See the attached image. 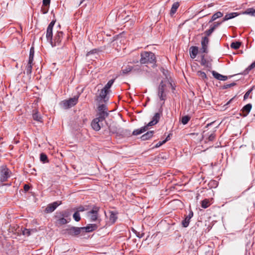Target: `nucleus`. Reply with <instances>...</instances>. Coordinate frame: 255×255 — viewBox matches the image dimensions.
Returning <instances> with one entry per match:
<instances>
[{
    "label": "nucleus",
    "mask_w": 255,
    "mask_h": 255,
    "mask_svg": "<svg viewBox=\"0 0 255 255\" xmlns=\"http://www.w3.org/2000/svg\"><path fill=\"white\" fill-rule=\"evenodd\" d=\"M55 23V21L54 20L51 21L47 28L46 34L47 40L50 42L52 47L60 45L63 36L62 31H57L53 39L52 30Z\"/></svg>",
    "instance_id": "obj_1"
},
{
    "label": "nucleus",
    "mask_w": 255,
    "mask_h": 255,
    "mask_svg": "<svg viewBox=\"0 0 255 255\" xmlns=\"http://www.w3.org/2000/svg\"><path fill=\"white\" fill-rule=\"evenodd\" d=\"M140 63L141 64H155L156 60L155 54L150 51H144L140 53Z\"/></svg>",
    "instance_id": "obj_2"
},
{
    "label": "nucleus",
    "mask_w": 255,
    "mask_h": 255,
    "mask_svg": "<svg viewBox=\"0 0 255 255\" xmlns=\"http://www.w3.org/2000/svg\"><path fill=\"white\" fill-rule=\"evenodd\" d=\"M109 116L108 108L105 104H100L98 107L97 117L105 121L106 118Z\"/></svg>",
    "instance_id": "obj_3"
},
{
    "label": "nucleus",
    "mask_w": 255,
    "mask_h": 255,
    "mask_svg": "<svg viewBox=\"0 0 255 255\" xmlns=\"http://www.w3.org/2000/svg\"><path fill=\"white\" fill-rule=\"evenodd\" d=\"M81 227H68L62 231V234L71 236H77L80 234L82 231Z\"/></svg>",
    "instance_id": "obj_4"
},
{
    "label": "nucleus",
    "mask_w": 255,
    "mask_h": 255,
    "mask_svg": "<svg viewBox=\"0 0 255 255\" xmlns=\"http://www.w3.org/2000/svg\"><path fill=\"white\" fill-rule=\"evenodd\" d=\"M100 207L94 206L92 210L87 213V217L90 219L91 222H95L99 220Z\"/></svg>",
    "instance_id": "obj_5"
},
{
    "label": "nucleus",
    "mask_w": 255,
    "mask_h": 255,
    "mask_svg": "<svg viewBox=\"0 0 255 255\" xmlns=\"http://www.w3.org/2000/svg\"><path fill=\"white\" fill-rule=\"evenodd\" d=\"M11 172L5 165H2L0 167V181L5 182L10 176Z\"/></svg>",
    "instance_id": "obj_6"
},
{
    "label": "nucleus",
    "mask_w": 255,
    "mask_h": 255,
    "mask_svg": "<svg viewBox=\"0 0 255 255\" xmlns=\"http://www.w3.org/2000/svg\"><path fill=\"white\" fill-rule=\"evenodd\" d=\"M78 98L79 96H75L68 100L62 101L61 105L65 109H68L76 105L78 101Z\"/></svg>",
    "instance_id": "obj_7"
},
{
    "label": "nucleus",
    "mask_w": 255,
    "mask_h": 255,
    "mask_svg": "<svg viewBox=\"0 0 255 255\" xmlns=\"http://www.w3.org/2000/svg\"><path fill=\"white\" fill-rule=\"evenodd\" d=\"M166 86L165 84L163 83V81H161L159 85L158 96L161 101H165L166 97L165 91L166 90Z\"/></svg>",
    "instance_id": "obj_8"
},
{
    "label": "nucleus",
    "mask_w": 255,
    "mask_h": 255,
    "mask_svg": "<svg viewBox=\"0 0 255 255\" xmlns=\"http://www.w3.org/2000/svg\"><path fill=\"white\" fill-rule=\"evenodd\" d=\"M104 121L97 117L92 121L91 127L95 131H99L103 126L102 122Z\"/></svg>",
    "instance_id": "obj_9"
},
{
    "label": "nucleus",
    "mask_w": 255,
    "mask_h": 255,
    "mask_svg": "<svg viewBox=\"0 0 255 255\" xmlns=\"http://www.w3.org/2000/svg\"><path fill=\"white\" fill-rule=\"evenodd\" d=\"M209 42V39L207 37H203L201 40L202 47L201 48V52L207 53L208 52V45Z\"/></svg>",
    "instance_id": "obj_10"
},
{
    "label": "nucleus",
    "mask_w": 255,
    "mask_h": 255,
    "mask_svg": "<svg viewBox=\"0 0 255 255\" xmlns=\"http://www.w3.org/2000/svg\"><path fill=\"white\" fill-rule=\"evenodd\" d=\"M162 112L156 113L152 118V120L146 126L150 127L156 125L160 119Z\"/></svg>",
    "instance_id": "obj_11"
},
{
    "label": "nucleus",
    "mask_w": 255,
    "mask_h": 255,
    "mask_svg": "<svg viewBox=\"0 0 255 255\" xmlns=\"http://www.w3.org/2000/svg\"><path fill=\"white\" fill-rule=\"evenodd\" d=\"M61 204V202H60L59 203H58V202H54L51 204H48L45 209V212L48 213L53 212Z\"/></svg>",
    "instance_id": "obj_12"
},
{
    "label": "nucleus",
    "mask_w": 255,
    "mask_h": 255,
    "mask_svg": "<svg viewBox=\"0 0 255 255\" xmlns=\"http://www.w3.org/2000/svg\"><path fill=\"white\" fill-rule=\"evenodd\" d=\"M32 118L34 121H36L38 122L43 123L42 117L38 112V110L34 109L32 111Z\"/></svg>",
    "instance_id": "obj_13"
},
{
    "label": "nucleus",
    "mask_w": 255,
    "mask_h": 255,
    "mask_svg": "<svg viewBox=\"0 0 255 255\" xmlns=\"http://www.w3.org/2000/svg\"><path fill=\"white\" fill-rule=\"evenodd\" d=\"M55 218L56 219V223L59 225H65L67 223L69 222L70 219L68 220L66 218L60 217L56 214Z\"/></svg>",
    "instance_id": "obj_14"
},
{
    "label": "nucleus",
    "mask_w": 255,
    "mask_h": 255,
    "mask_svg": "<svg viewBox=\"0 0 255 255\" xmlns=\"http://www.w3.org/2000/svg\"><path fill=\"white\" fill-rule=\"evenodd\" d=\"M82 230H85L86 232H91L96 230L98 228V226L95 224H88L86 227H81Z\"/></svg>",
    "instance_id": "obj_15"
},
{
    "label": "nucleus",
    "mask_w": 255,
    "mask_h": 255,
    "mask_svg": "<svg viewBox=\"0 0 255 255\" xmlns=\"http://www.w3.org/2000/svg\"><path fill=\"white\" fill-rule=\"evenodd\" d=\"M109 93V91H108L107 90H105L104 88H103L101 91L99 97L101 98V99L103 100L104 102H106L109 99L108 97H107V95Z\"/></svg>",
    "instance_id": "obj_16"
},
{
    "label": "nucleus",
    "mask_w": 255,
    "mask_h": 255,
    "mask_svg": "<svg viewBox=\"0 0 255 255\" xmlns=\"http://www.w3.org/2000/svg\"><path fill=\"white\" fill-rule=\"evenodd\" d=\"M198 52V48L196 46H191L189 49L190 56L191 58L194 59Z\"/></svg>",
    "instance_id": "obj_17"
},
{
    "label": "nucleus",
    "mask_w": 255,
    "mask_h": 255,
    "mask_svg": "<svg viewBox=\"0 0 255 255\" xmlns=\"http://www.w3.org/2000/svg\"><path fill=\"white\" fill-rule=\"evenodd\" d=\"M212 74L215 78L220 81H226L228 79L226 76L222 75L214 71L212 72Z\"/></svg>",
    "instance_id": "obj_18"
},
{
    "label": "nucleus",
    "mask_w": 255,
    "mask_h": 255,
    "mask_svg": "<svg viewBox=\"0 0 255 255\" xmlns=\"http://www.w3.org/2000/svg\"><path fill=\"white\" fill-rule=\"evenodd\" d=\"M238 13L237 12H231L230 13L226 14L225 16L224 17L222 22H224L225 21L228 20L229 19H231L232 18H233L237 16L238 15Z\"/></svg>",
    "instance_id": "obj_19"
},
{
    "label": "nucleus",
    "mask_w": 255,
    "mask_h": 255,
    "mask_svg": "<svg viewBox=\"0 0 255 255\" xmlns=\"http://www.w3.org/2000/svg\"><path fill=\"white\" fill-rule=\"evenodd\" d=\"M147 129V126H144L143 127H141L139 129H136L133 131L132 134L134 135H137L139 134H140L142 133L143 132H145Z\"/></svg>",
    "instance_id": "obj_20"
},
{
    "label": "nucleus",
    "mask_w": 255,
    "mask_h": 255,
    "mask_svg": "<svg viewBox=\"0 0 255 255\" xmlns=\"http://www.w3.org/2000/svg\"><path fill=\"white\" fill-rule=\"evenodd\" d=\"M110 222L112 224H114L118 219L117 214L114 211H110Z\"/></svg>",
    "instance_id": "obj_21"
},
{
    "label": "nucleus",
    "mask_w": 255,
    "mask_h": 255,
    "mask_svg": "<svg viewBox=\"0 0 255 255\" xmlns=\"http://www.w3.org/2000/svg\"><path fill=\"white\" fill-rule=\"evenodd\" d=\"M153 133L154 131L152 130L147 131L146 133L141 136V138L142 140H148L152 137Z\"/></svg>",
    "instance_id": "obj_22"
},
{
    "label": "nucleus",
    "mask_w": 255,
    "mask_h": 255,
    "mask_svg": "<svg viewBox=\"0 0 255 255\" xmlns=\"http://www.w3.org/2000/svg\"><path fill=\"white\" fill-rule=\"evenodd\" d=\"M252 105L251 104H248L243 108L242 110V112L243 113L246 112L244 116H247L249 114L252 109Z\"/></svg>",
    "instance_id": "obj_23"
},
{
    "label": "nucleus",
    "mask_w": 255,
    "mask_h": 255,
    "mask_svg": "<svg viewBox=\"0 0 255 255\" xmlns=\"http://www.w3.org/2000/svg\"><path fill=\"white\" fill-rule=\"evenodd\" d=\"M223 13L220 11H218L214 13L211 17V19L209 20V23L212 22L217 18L222 17Z\"/></svg>",
    "instance_id": "obj_24"
},
{
    "label": "nucleus",
    "mask_w": 255,
    "mask_h": 255,
    "mask_svg": "<svg viewBox=\"0 0 255 255\" xmlns=\"http://www.w3.org/2000/svg\"><path fill=\"white\" fill-rule=\"evenodd\" d=\"M179 6V3L178 2H174L171 7V10H170V14L173 15L177 11V9Z\"/></svg>",
    "instance_id": "obj_25"
},
{
    "label": "nucleus",
    "mask_w": 255,
    "mask_h": 255,
    "mask_svg": "<svg viewBox=\"0 0 255 255\" xmlns=\"http://www.w3.org/2000/svg\"><path fill=\"white\" fill-rule=\"evenodd\" d=\"M211 204V203L209 199H205L201 201V207L204 209L209 207Z\"/></svg>",
    "instance_id": "obj_26"
},
{
    "label": "nucleus",
    "mask_w": 255,
    "mask_h": 255,
    "mask_svg": "<svg viewBox=\"0 0 255 255\" xmlns=\"http://www.w3.org/2000/svg\"><path fill=\"white\" fill-rule=\"evenodd\" d=\"M58 216H59L60 217H62L65 218H68L70 216V213L67 210H64L60 212H58L56 214Z\"/></svg>",
    "instance_id": "obj_27"
},
{
    "label": "nucleus",
    "mask_w": 255,
    "mask_h": 255,
    "mask_svg": "<svg viewBox=\"0 0 255 255\" xmlns=\"http://www.w3.org/2000/svg\"><path fill=\"white\" fill-rule=\"evenodd\" d=\"M118 132H120L121 134L123 136H129L131 135V132L128 129H119V131Z\"/></svg>",
    "instance_id": "obj_28"
},
{
    "label": "nucleus",
    "mask_w": 255,
    "mask_h": 255,
    "mask_svg": "<svg viewBox=\"0 0 255 255\" xmlns=\"http://www.w3.org/2000/svg\"><path fill=\"white\" fill-rule=\"evenodd\" d=\"M32 69V62H28L26 66L25 71L27 75H30L31 73Z\"/></svg>",
    "instance_id": "obj_29"
},
{
    "label": "nucleus",
    "mask_w": 255,
    "mask_h": 255,
    "mask_svg": "<svg viewBox=\"0 0 255 255\" xmlns=\"http://www.w3.org/2000/svg\"><path fill=\"white\" fill-rule=\"evenodd\" d=\"M197 75L198 77L200 78V79H201L205 81L207 79V75L206 73L204 72H202L201 71H198L197 72Z\"/></svg>",
    "instance_id": "obj_30"
},
{
    "label": "nucleus",
    "mask_w": 255,
    "mask_h": 255,
    "mask_svg": "<svg viewBox=\"0 0 255 255\" xmlns=\"http://www.w3.org/2000/svg\"><path fill=\"white\" fill-rule=\"evenodd\" d=\"M34 54V49L33 47H31L30 49L28 62H33Z\"/></svg>",
    "instance_id": "obj_31"
},
{
    "label": "nucleus",
    "mask_w": 255,
    "mask_h": 255,
    "mask_svg": "<svg viewBox=\"0 0 255 255\" xmlns=\"http://www.w3.org/2000/svg\"><path fill=\"white\" fill-rule=\"evenodd\" d=\"M114 79H111L110 81H108V82L107 83V84L104 86L103 88H104L105 90H107L108 91H109L110 92V89L113 85L114 82Z\"/></svg>",
    "instance_id": "obj_32"
},
{
    "label": "nucleus",
    "mask_w": 255,
    "mask_h": 255,
    "mask_svg": "<svg viewBox=\"0 0 255 255\" xmlns=\"http://www.w3.org/2000/svg\"><path fill=\"white\" fill-rule=\"evenodd\" d=\"M40 160L43 163L48 162L47 156L44 153H41L40 155Z\"/></svg>",
    "instance_id": "obj_33"
},
{
    "label": "nucleus",
    "mask_w": 255,
    "mask_h": 255,
    "mask_svg": "<svg viewBox=\"0 0 255 255\" xmlns=\"http://www.w3.org/2000/svg\"><path fill=\"white\" fill-rule=\"evenodd\" d=\"M241 45V43L240 42H232L231 44V47L232 49H238L240 48V46Z\"/></svg>",
    "instance_id": "obj_34"
},
{
    "label": "nucleus",
    "mask_w": 255,
    "mask_h": 255,
    "mask_svg": "<svg viewBox=\"0 0 255 255\" xmlns=\"http://www.w3.org/2000/svg\"><path fill=\"white\" fill-rule=\"evenodd\" d=\"M190 219L186 216L185 219L182 221V225L183 227L186 228L189 226Z\"/></svg>",
    "instance_id": "obj_35"
},
{
    "label": "nucleus",
    "mask_w": 255,
    "mask_h": 255,
    "mask_svg": "<svg viewBox=\"0 0 255 255\" xmlns=\"http://www.w3.org/2000/svg\"><path fill=\"white\" fill-rule=\"evenodd\" d=\"M190 120V117L188 116H185L182 117L181 122L183 125L187 124Z\"/></svg>",
    "instance_id": "obj_36"
},
{
    "label": "nucleus",
    "mask_w": 255,
    "mask_h": 255,
    "mask_svg": "<svg viewBox=\"0 0 255 255\" xmlns=\"http://www.w3.org/2000/svg\"><path fill=\"white\" fill-rule=\"evenodd\" d=\"M246 13L252 16H255V9L253 8H248L246 11Z\"/></svg>",
    "instance_id": "obj_37"
},
{
    "label": "nucleus",
    "mask_w": 255,
    "mask_h": 255,
    "mask_svg": "<svg viewBox=\"0 0 255 255\" xmlns=\"http://www.w3.org/2000/svg\"><path fill=\"white\" fill-rule=\"evenodd\" d=\"M88 210L87 206H80L76 208V212L79 213L80 212H83Z\"/></svg>",
    "instance_id": "obj_38"
},
{
    "label": "nucleus",
    "mask_w": 255,
    "mask_h": 255,
    "mask_svg": "<svg viewBox=\"0 0 255 255\" xmlns=\"http://www.w3.org/2000/svg\"><path fill=\"white\" fill-rule=\"evenodd\" d=\"M133 68L131 66H128L125 69H123L124 74H128L132 70Z\"/></svg>",
    "instance_id": "obj_39"
},
{
    "label": "nucleus",
    "mask_w": 255,
    "mask_h": 255,
    "mask_svg": "<svg viewBox=\"0 0 255 255\" xmlns=\"http://www.w3.org/2000/svg\"><path fill=\"white\" fill-rule=\"evenodd\" d=\"M73 218L76 222H79L81 220V217L79 213L75 212L73 214Z\"/></svg>",
    "instance_id": "obj_40"
},
{
    "label": "nucleus",
    "mask_w": 255,
    "mask_h": 255,
    "mask_svg": "<svg viewBox=\"0 0 255 255\" xmlns=\"http://www.w3.org/2000/svg\"><path fill=\"white\" fill-rule=\"evenodd\" d=\"M214 31V28H212L211 26H210V28L205 32V33L206 35V37H208V36H210Z\"/></svg>",
    "instance_id": "obj_41"
},
{
    "label": "nucleus",
    "mask_w": 255,
    "mask_h": 255,
    "mask_svg": "<svg viewBox=\"0 0 255 255\" xmlns=\"http://www.w3.org/2000/svg\"><path fill=\"white\" fill-rule=\"evenodd\" d=\"M50 3V0H42V6L49 7Z\"/></svg>",
    "instance_id": "obj_42"
},
{
    "label": "nucleus",
    "mask_w": 255,
    "mask_h": 255,
    "mask_svg": "<svg viewBox=\"0 0 255 255\" xmlns=\"http://www.w3.org/2000/svg\"><path fill=\"white\" fill-rule=\"evenodd\" d=\"M31 230L27 229H24L22 231V234L23 235H26L27 236H29L31 234Z\"/></svg>",
    "instance_id": "obj_43"
},
{
    "label": "nucleus",
    "mask_w": 255,
    "mask_h": 255,
    "mask_svg": "<svg viewBox=\"0 0 255 255\" xmlns=\"http://www.w3.org/2000/svg\"><path fill=\"white\" fill-rule=\"evenodd\" d=\"M236 84L235 82L229 84H226L224 86V89H228L236 85Z\"/></svg>",
    "instance_id": "obj_44"
},
{
    "label": "nucleus",
    "mask_w": 255,
    "mask_h": 255,
    "mask_svg": "<svg viewBox=\"0 0 255 255\" xmlns=\"http://www.w3.org/2000/svg\"><path fill=\"white\" fill-rule=\"evenodd\" d=\"M215 134L214 133H212L209 136L208 139L209 141H213L215 139Z\"/></svg>",
    "instance_id": "obj_45"
},
{
    "label": "nucleus",
    "mask_w": 255,
    "mask_h": 255,
    "mask_svg": "<svg viewBox=\"0 0 255 255\" xmlns=\"http://www.w3.org/2000/svg\"><path fill=\"white\" fill-rule=\"evenodd\" d=\"M49 7L42 6V7L41 8V11H42V13L43 14L47 13L48 11Z\"/></svg>",
    "instance_id": "obj_46"
},
{
    "label": "nucleus",
    "mask_w": 255,
    "mask_h": 255,
    "mask_svg": "<svg viewBox=\"0 0 255 255\" xmlns=\"http://www.w3.org/2000/svg\"><path fill=\"white\" fill-rule=\"evenodd\" d=\"M223 22H214L213 25H211V26L212 28H214V29L215 30L218 26H219Z\"/></svg>",
    "instance_id": "obj_47"
},
{
    "label": "nucleus",
    "mask_w": 255,
    "mask_h": 255,
    "mask_svg": "<svg viewBox=\"0 0 255 255\" xmlns=\"http://www.w3.org/2000/svg\"><path fill=\"white\" fill-rule=\"evenodd\" d=\"M252 92V90H249L248 92H247L245 94L244 96V99L246 100L248 98L250 94V93Z\"/></svg>",
    "instance_id": "obj_48"
},
{
    "label": "nucleus",
    "mask_w": 255,
    "mask_h": 255,
    "mask_svg": "<svg viewBox=\"0 0 255 255\" xmlns=\"http://www.w3.org/2000/svg\"><path fill=\"white\" fill-rule=\"evenodd\" d=\"M165 143V141H159L155 145L156 147H159L161 145H162L163 144Z\"/></svg>",
    "instance_id": "obj_49"
},
{
    "label": "nucleus",
    "mask_w": 255,
    "mask_h": 255,
    "mask_svg": "<svg viewBox=\"0 0 255 255\" xmlns=\"http://www.w3.org/2000/svg\"><path fill=\"white\" fill-rule=\"evenodd\" d=\"M206 63V60L204 58V56H202V58L201 60V64L202 65H205Z\"/></svg>",
    "instance_id": "obj_50"
},
{
    "label": "nucleus",
    "mask_w": 255,
    "mask_h": 255,
    "mask_svg": "<svg viewBox=\"0 0 255 255\" xmlns=\"http://www.w3.org/2000/svg\"><path fill=\"white\" fill-rule=\"evenodd\" d=\"M24 190L25 192L28 191L30 189V186L28 184H25L23 187Z\"/></svg>",
    "instance_id": "obj_51"
},
{
    "label": "nucleus",
    "mask_w": 255,
    "mask_h": 255,
    "mask_svg": "<svg viewBox=\"0 0 255 255\" xmlns=\"http://www.w3.org/2000/svg\"><path fill=\"white\" fill-rule=\"evenodd\" d=\"M193 213L191 211L190 212L189 214L186 216V217L188 218H189L190 219H191V218L193 217Z\"/></svg>",
    "instance_id": "obj_52"
},
{
    "label": "nucleus",
    "mask_w": 255,
    "mask_h": 255,
    "mask_svg": "<svg viewBox=\"0 0 255 255\" xmlns=\"http://www.w3.org/2000/svg\"><path fill=\"white\" fill-rule=\"evenodd\" d=\"M170 139V135L169 134L166 137V138L163 140V141H165V143L168 140H169Z\"/></svg>",
    "instance_id": "obj_53"
},
{
    "label": "nucleus",
    "mask_w": 255,
    "mask_h": 255,
    "mask_svg": "<svg viewBox=\"0 0 255 255\" xmlns=\"http://www.w3.org/2000/svg\"><path fill=\"white\" fill-rule=\"evenodd\" d=\"M110 131H112L113 133H115V132H117V131L112 130V128H110Z\"/></svg>",
    "instance_id": "obj_54"
},
{
    "label": "nucleus",
    "mask_w": 255,
    "mask_h": 255,
    "mask_svg": "<svg viewBox=\"0 0 255 255\" xmlns=\"http://www.w3.org/2000/svg\"><path fill=\"white\" fill-rule=\"evenodd\" d=\"M84 0H81V1H80V3H79V5H81L83 2V1H84Z\"/></svg>",
    "instance_id": "obj_55"
},
{
    "label": "nucleus",
    "mask_w": 255,
    "mask_h": 255,
    "mask_svg": "<svg viewBox=\"0 0 255 255\" xmlns=\"http://www.w3.org/2000/svg\"><path fill=\"white\" fill-rule=\"evenodd\" d=\"M212 124V123H211L208 124H207V127H209V126H211Z\"/></svg>",
    "instance_id": "obj_56"
}]
</instances>
